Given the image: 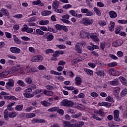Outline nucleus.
<instances>
[{
  "mask_svg": "<svg viewBox=\"0 0 127 127\" xmlns=\"http://www.w3.org/2000/svg\"><path fill=\"white\" fill-rule=\"evenodd\" d=\"M94 20L92 19H89L88 17L82 18L81 20L79 21V23L80 24H83L85 26H89V25H91L93 24Z\"/></svg>",
  "mask_w": 127,
  "mask_h": 127,
  "instance_id": "1",
  "label": "nucleus"
},
{
  "mask_svg": "<svg viewBox=\"0 0 127 127\" xmlns=\"http://www.w3.org/2000/svg\"><path fill=\"white\" fill-rule=\"evenodd\" d=\"M61 106L64 107H73L74 105V102L72 100H69L68 99H64L61 102Z\"/></svg>",
  "mask_w": 127,
  "mask_h": 127,
  "instance_id": "2",
  "label": "nucleus"
},
{
  "mask_svg": "<svg viewBox=\"0 0 127 127\" xmlns=\"http://www.w3.org/2000/svg\"><path fill=\"white\" fill-rule=\"evenodd\" d=\"M1 95L4 96V99H5L6 100H12L13 101L15 100L16 101H17V98H16L15 96L13 95H9V93H6L4 91H2L1 92Z\"/></svg>",
  "mask_w": 127,
  "mask_h": 127,
  "instance_id": "3",
  "label": "nucleus"
},
{
  "mask_svg": "<svg viewBox=\"0 0 127 127\" xmlns=\"http://www.w3.org/2000/svg\"><path fill=\"white\" fill-rule=\"evenodd\" d=\"M7 90H11L12 88L14 87V80L12 79H9L5 86Z\"/></svg>",
  "mask_w": 127,
  "mask_h": 127,
  "instance_id": "4",
  "label": "nucleus"
},
{
  "mask_svg": "<svg viewBox=\"0 0 127 127\" xmlns=\"http://www.w3.org/2000/svg\"><path fill=\"white\" fill-rule=\"evenodd\" d=\"M80 11L82 12V13H86V16H93V15H94V13L91 11H89V9L86 8H82Z\"/></svg>",
  "mask_w": 127,
  "mask_h": 127,
  "instance_id": "5",
  "label": "nucleus"
},
{
  "mask_svg": "<svg viewBox=\"0 0 127 127\" xmlns=\"http://www.w3.org/2000/svg\"><path fill=\"white\" fill-rule=\"evenodd\" d=\"M114 121L115 122H121V119H120V111L119 110H115L113 112Z\"/></svg>",
  "mask_w": 127,
  "mask_h": 127,
  "instance_id": "6",
  "label": "nucleus"
},
{
  "mask_svg": "<svg viewBox=\"0 0 127 127\" xmlns=\"http://www.w3.org/2000/svg\"><path fill=\"white\" fill-rule=\"evenodd\" d=\"M81 46L84 45L83 43H77L76 45H75V51L79 53V54H81L83 53V49L81 48Z\"/></svg>",
  "mask_w": 127,
  "mask_h": 127,
  "instance_id": "7",
  "label": "nucleus"
},
{
  "mask_svg": "<svg viewBox=\"0 0 127 127\" xmlns=\"http://www.w3.org/2000/svg\"><path fill=\"white\" fill-rule=\"evenodd\" d=\"M43 60V57L41 55H37L33 57L31 59L32 62H41Z\"/></svg>",
  "mask_w": 127,
  "mask_h": 127,
  "instance_id": "8",
  "label": "nucleus"
},
{
  "mask_svg": "<svg viewBox=\"0 0 127 127\" xmlns=\"http://www.w3.org/2000/svg\"><path fill=\"white\" fill-rule=\"evenodd\" d=\"M108 73L109 75H112L113 76H120V72L114 68H110L108 69Z\"/></svg>",
  "mask_w": 127,
  "mask_h": 127,
  "instance_id": "9",
  "label": "nucleus"
},
{
  "mask_svg": "<svg viewBox=\"0 0 127 127\" xmlns=\"http://www.w3.org/2000/svg\"><path fill=\"white\" fill-rule=\"evenodd\" d=\"M16 69L15 68H12L10 69L7 71L3 72L2 74V77H4L5 76H7L8 74H14V73L15 72Z\"/></svg>",
  "mask_w": 127,
  "mask_h": 127,
  "instance_id": "10",
  "label": "nucleus"
},
{
  "mask_svg": "<svg viewBox=\"0 0 127 127\" xmlns=\"http://www.w3.org/2000/svg\"><path fill=\"white\" fill-rule=\"evenodd\" d=\"M99 107H105L106 108H111L112 104L109 102H102L98 103Z\"/></svg>",
  "mask_w": 127,
  "mask_h": 127,
  "instance_id": "11",
  "label": "nucleus"
},
{
  "mask_svg": "<svg viewBox=\"0 0 127 127\" xmlns=\"http://www.w3.org/2000/svg\"><path fill=\"white\" fill-rule=\"evenodd\" d=\"M124 43V41L122 39H119L112 43V46L114 47H118L121 46Z\"/></svg>",
  "mask_w": 127,
  "mask_h": 127,
  "instance_id": "12",
  "label": "nucleus"
},
{
  "mask_svg": "<svg viewBox=\"0 0 127 127\" xmlns=\"http://www.w3.org/2000/svg\"><path fill=\"white\" fill-rule=\"evenodd\" d=\"M10 50L12 53H14L15 54H19L21 52L20 49L17 47H11Z\"/></svg>",
  "mask_w": 127,
  "mask_h": 127,
  "instance_id": "13",
  "label": "nucleus"
},
{
  "mask_svg": "<svg viewBox=\"0 0 127 127\" xmlns=\"http://www.w3.org/2000/svg\"><path fill=\"white\" fill-rule=\"evenodd\" d=\"M25 73H32L37 72V70L35 68H30L29 66H26V69L24 70Z\"/></svg>",
  "mask_w": 127,
  "mask_h": 127,
  "instance_id": "14",
  "label": "nucleus"
},
{
  "mask_svg": "<svg viewBox=\"0 0 127 127\" xmlns=\"http://www.w3.org/2000/svg\"><path fill=\"white\" fill-rule=\"evenodd\" d=\"M60 4V2L57 0H55L53 2L52 7L54 9H57L59 7V5Z\"/></svg>",
  "mask_w": 127,
  "mask_h": 127,
  "instance_id": "15",
  "label": "nucleus"
},
{
  "mask_svg": "<svg viewBox=\"0 0 127 127\" xmlns=\"http://www.w3.org/2000/svg\"><path fill=\"white\" fill-rule=\"evenodd\" d=\"M89 35V33L86 32L84 31H81L80 32V37L81 38H86V37H88Z\"/></svg>",
  "mask_w": 127,
  "mask_h": 127,
  "instance_id": "16",
  "label": "nucleus"
},
{
  "mask_svg": "<svg viewBox=\"0 0 127 127\" xmlns=\"http://www.w3.org/2000/svg\"><path fill=\"white\" fill-rule=\"evenodd\" d=\"M120 91H121L120 87H115L113 89V95H114V96H118L120 93Z\"/></svg>",
  "mask_w": 127,
  "mask_h": 127,
  "instance_id": "17",
  "label": "nucleus"
},
{
  "mask_svg": "<svg viewBox=\"0 0 127 127\" xmlns=\"http://www.w3.org/2000/svg\"><path fill=\"white\" fill-rule=\"evenodd\" d=\"M109 16L111 18H116L118 15L115 11H110L109 12Z\"/></svg>",
  "mask_w": 127,
  "mask_h": 127,
  "instance_id": "18",
  "label": "nucleus"
},
{
  "mask_svg": "<svg viewBox=\"0 0 127 127\" xmlns=\"http://www.w3.org/2000/svg\"><path fill=\"white\" fill-rule=\"evenodd\" d=\"M84 71L86 73V74H87V75H89V76H93V74H94L93 70L89 68H84Z\"/></svg>",
  "mask_w": 127,
  "mask_h": 127,
  "instance_id": "19",
  "label": "nucleus"
},
{
  "mask_svg": "<svg viewBox=\"0 0 127 127\" xmlns=\"http://www.w3.org/2000/svg\"><path fill=\"white\" fill-rule=\"evenodd\" d=\"M75 84L76 86H79V85H81V83H82V79L80 77H75Z\"/></svg>",
  "mask_w": 127,
  "mask_h": 127,
  "instance_id": "20",
  "label": "nucleus"
},
{
  "mask_svg": "<svg viewBox=\"0 0 127 127\" xmlns=\"http://www.w3.org/2000/svg\"><path fill=\"white\" fill-rule=\"evenodd\" d=\"M33 123H38L39 124H45L46 120L44 119H34Z\"/></svg>",
  "mask_w": 127,
  "mask_h": 127,
  "instance_id": "21",
  "label": "nucleus"
},
{
  "mask_svg": "<svg viewBox=\"0 0 127 127\" xmlns=\"http://www.w3.org/2000/svg\"><path fill=\"white\" fill-rule=\"evenodd\" d=\"M119 79L121 83H122L123 85H125V86H127V81L125 77L123 76H120L119 77Z\"/></svg>",
  "mask_w": 127,
  "mask_h": 127,
  "instance_id": "22",
  "label": "nucleus"
},
{
  "mask_svg": "<svg viewBox=\"0 0 127 127\" xmlns=\"http://www.w3.org/2000/svg\"><path fill=\"white\" fill-rule=\"evenodd\" d=\"M110 84L112 86H117L119 85V80L118 79H114L113 81H110Z\"/></svg>",
  "mask_w": 127,
  "mask_h": 127,
  "instance_id": "23",
  "label": "nucleus"
},
{
  "mask_svg": "<svg viewBox=\"0 0 127 127\" xmlns=\"http://www.w3.org/2000/svg\"><path fill=\"white\" fill-rule=\"evenodd\" d=\"M51 13H52L51 11L46 10V11H43V12H42L41 14L43 16H47V15H50V14H51Z\"/></svg>",
  "mask_w": 127,
  "mask_h": 127,
  "instance_id": "24",
  "label": "nucleus"
},
{
  "mask_svg": "<svg viewBox=\"0 0 127 127\" xmlns=\"http://www.w3.org/2000/svg\"><path fill=\"white\" fill-rule=\"evenodd\" d=\"M48 23H49V21L47 20H42L39 22V24H40V25H47Z\"/></svg>",
  "mask_w": 127,
  "mask_h": 127,
  "instance_id": "25",
  "label": "nucleus"
},
{
  "mask_svg": "<svg viewBox=\"0 0 127 127\" xmlns=\"http://www.w3.org/2000/svg\"><path fill=\"white\" fill-rule=\"evenodd\" d=\"M14 104H15V102L11 103L8 104L7 106V110H8V111H13L12 106H14Z\"/></svg>",
  "mask_w": 127,
  "mask_h": 127,
  "instance_id": "26",
  "label": "nucleus"
},
{
  "mask_svg": "<svg viewBox=\"0 0 127 127\" xmlns=\"http://www.w3.org/2000/svg\"><path fill=\"white\" fill-rule=\"evenodd\" d=\"M23 95L25 98H33L34 97L33 94L29 93L28 92H24Z\"/></svg>",
  "mask_w": 127,
  "mask_h": 127,
  "instance_id": "27",
  "label": "nucleus"
},
{
  "mask_svg": "<svg viewBox=\"0 0 127 127\" xmlns=\"http://www.w3.org/2000/svg\"><path fill=\"white\" fill-rule=\"evenodd\" d=\"M90 37L95 42H99V41H100V40L98 38V36H97L96 35H91L90 36Z\"/></svg>",
  "mask_w": 127,
  "mask_h": 127,
  "instance_id": "28",
  "label": "nucleus"
},
{
  "mask_svg": "<svg viewBox=\"0 0 127 127\" xmlns=\"http://www.w3.org/2000/svg\"><path fill=\"white\" fill-rule=\"evenodd\" d=\"M16 116H17V113L15 112H10L8 114V117L9 118H15Z\"/></svg>",
  "mask_w": 127,
  "mask_h": 127,
  "instance_id": "29",
  "label": "nucleus"
},
{
  "mask_svg": "<svg viewBox=\"0 0 127 127\" xmlns=\"http://www.w3.org/2000/svg\"><path fill=\"white\" fill-rule=\"evenodd\" d=\"M115 22L111 21L110 26L109 27V30H110V31H113L114 29H115Z\"/></svg>",
  "mask_w": 127,
  "mask_h": 127,
  "instance_id": "30",
  "label": "nucleus"
},
{
  "mask_svg": "<svg viewBox=\"0 0 127 127\" xmlns=\"http://www.w3.org/2000/svg\"><path fill=\"white\" fill-rule=\"evenodd\" d=\"M13 38L15 43H16V44H20V43H21V41L16 37L15 35H13Z\"/></svg>",
  "mask_w": 127,
  "mask_h": 127,
  "instance_id": "31",
  "label": "nucleus"
},
{
  "mask_svg": "<svg viewBox=\"0 0 127 127\" xmlns=\"http://www.w3.org/2000/svg\"><path fill=\"white\" fill-rule=\"evenodd\" d=\"M96 73L97 75H98V76H100V77H102V76H105L106 75V73H105L104 70H98Z\"/></svg>",
  "mask_w": 127,
  "mask_h": 127,
  "instance_id": "32",
  "label": "nucleus"
},
{
  "mask_svg": "<svg viewBox=\"0 0 127 127\" xmlns=\"http://www.w3.org/2000/svg\"><path fill=\"white\" fill-rule=\"evenodd\" d=\"M22 109H23V105H16L15 107V110L17 111H22Z\"/></svg>",
  "mask_w": 127,
  "mask_h": 127,
  "instance_id": "33",
  "label": "nucleus"
},
{
  "mask_svg": "<svg viewBox=\"0 0 127 127\" xmlns=\"http://www.w3.org/2000/svg\"><path fill=\"white\" fill-rule=\"evenodd\" d=\"M43 93L46 96H53V92L50 91L44 90Z\"/></svg>",
  "mask_w": 127,
  "mask_h": 127,
  "instance_id": "34",
  "label": "nucleus"
},
{
  "mask_svg": "<svg viewBox=\"0 0 127 127\" xmlns=\"http://www.w3.org/2000/svg\"><path fill=\"white\" fill-rule=\"evenodd\" d=\"M0 11L3 15H8L9 14L7 10L5 8L1 9Z\"/></svg>",
  "mask_w": 127,
  "mask_h": 127,
  "instance_id": "35",
  "label": "nucleus"
},
{
  "mask_svg": "<svg viewBox=\"0 0 127 127\" xmlns=\"http://www.w3.org/2000/svg\"><path fill=\"white\" fill-rule=\"evenodd\" d=\"M37 20V18H36V17H32L30 18H28L27 19V22H33V21H36Z\"/></svg>",
  "mask_w": 127,
  "mask_h": 127,
  "instance_id": "36",
  "label": "nucleus"
},
{
  "mask_svg": "<svg viewBox=\"0 0 127 127\" xmlns=\"http://www.w3.org/2000/svg\"><path fill=\"white\" fill-rule=\"evenodd\" d=\"M35 34H39V35H44V32L42 31L41 29H37L36 30V33H35Z\"/></svg>",
  "mask_w": 127,
  "mask_h": 127,
  "instance_id": "37",
  "label": "nucleus"
},
{
  "mask_svg": "<svg viewBox=\"0 0 127 127\" xmlns=\"http://www.w3.org/2000/svg\"><path fill=\"white\" fill-rule=\"evenodd\" d=\"M93 9L94 11L95 12L97 15H98V16H100V15H101V11L100 10V9H99V8L94 7Z\"/></svg>",
  "mask_w": 127,
  "mask_h": 127,
  "instance_id": "38",
  "label": "nucleus"
},
{
  "mask_svg": "<svg viewBox=\"0 0 127 127\" xmlns=\"http://www.w3.org/2000/svg\"><path fill=\"white\" fill-rule=\"evenodd\" d=\"M32 4L34 5H38V4H41V5H43V3H41V0H37L36 1H33Z\"/></svg>",
  "mask_w": 127,
  "mask_h": 127,
  "instance_id": "39",
  "label": "nucleus"
},
{
  "mask_svg": "<svg viewBox=\"0 0 127 127\" xmlns=\"http://www.w3.org/2000/svg\"><path fill=\"white\" fill-rule=\"evenodd\" d=\"M4 118L5 119L6 121H7V119H8V111L7 110H5L3 112Z\"/></svg>",
  "mask_w": 127,
  "mask_h": 127,
  "instance_id": "40",
  "label": "nucleus"
},
{
  "mask_svg": "<svg viewBox=\"0 0 127 127\" xmlns=\"http://www.w3.org/2000/svg\"><path fill=\"white\" fill-rule=\"evenodd\" d=\"M53 39H54V36H53V35L50 34V35L47 36V41H52V40H53Z\"/></svg>",
  "mask_w": 127,
  "mask_h": 127,
  "instance_id": "41",
  "label": "nucleus"
},
{
  "mask_svg": "<svg viewBox=\"0 0 127 127\" xmlns=\"http://www.w3.org/2000/svg\"><path fill=\"white\" fill-rule=\"evenodd\" d=\"M50 73L53 74V75H57L58 76H60L62 75V73L61 72H59L53 70L50 71Z\"/></svg>",
  "mask_w": 127,
  "mask_h": 127,
  "instance_id": "42",
  "label": "nucleus"
},
{
  "mask_svg": "<svg viewBox=\"0 0 127 127\" xmlns=\"http://www.w3.org/2000/svg\"><path fill=\"white\" fill-rule=\"evenodd\" d=\"M63 127H71V126H70V122H67V121H63Z\"/></svg>",
  "mask_w": 127,
  "mask_h": 127,
  "instance_id": "43",
  "label": "nucleus"
},
{
  "mask_svg": "<svg viewBox=\"0 0 127 127\" xmlns=\"http://www.w3.org/2000/svg\"><path fill=\"white\" fill-rule=\"evenodd\" d=\"M117 65H118V63L116 62L110 63L107 64V65L109 67H110V68H112V67H115V66H117Z\"/></svg>",
  "mask_w": 127,
  "mask_h": 127,
  "instance_id": "44",
  "label": "nucleus"
},
{
  "mask_svg": "<svg viewBox=\"0 0 127 127\" xmlns=\"http://www.w3.org/2000/svg\"><path fill=\"white\" fill-rule=\"evenodd\" d=\"M17 84L19 86H21V87H25V83L22 80H19L17 81Z\"/></svg>",
  "mask_w": 127,
  "mask_h": 127,
  "instance_id": "45",
  "label": "nucleus"
},
{
  "mask_svg": "<svg viewBox=\"0 0 127 127\" xmlns=\"http://www.w3.org/2000/svg\"><path fill=\"white\" fill-rule=\"evenodd\" d=\"M26 118L28 119H31V118H34L35 117V114L34 113H28L26 115Z\"/></svg>",
  "mask_w": 127,
  "mask_h": 127,
  "instance_id": "46",
  "label": "nucleus"
},
{
  "mask_svg": "<svg viewBox=\"0 0 127 127\" xmlns=\"http://www.w3.org/2000/svg\"><path fill=\"white\" fill-rule=\"evenodd\" d=\"M41 104L45 107H49V106H50V103H49V102H47V101H42Z\"/></svg>",
  "mask_w": 127,
  "mask_h": 127,
  "instance_id": "47",
  "label": "nucleus"
},
{
  "mask_svg": "<svg viewBox=\"0 0 127 127\" xmlns=\"http://www.w3.org/2000/svg\"><path fill=\"white\" fill-rule=\"evenodd\" d=\"M69 13L72 15V16L77 17V13L74 10H71L69 11Z\"/></svg>",
  "mask_w": 127,
  "mask_h": 127,
  "instance_id": "48",
  "label": "nucleus"
},
{
  "mask_svg": "<svg viewBox=\"0 0 127 127\" xmlns=\"http://www.w3.org/2000/svg\"><path fill=\"white\" fill-rule=\"evenodd\" d=\"M81 116H82V113H79L78 114L72 115V119H77V118L81 117Z\"/></svg>",
  "mask_w": 127,
  "mask_h": 127,
  "instance_id": "49",
  "label": "nucleus"
},
{
  "mask_svg": "<svg viewBox=\"0 0 127 127\" xmlns=\"http://www.w3.org/2000/svg\"><path fill=\"white\" fill-rule=\"evenodd\" d=\"M46 54H49L50 53H54V51L52 49H48L45 51Z\"/></svg>",
  "mask_w": 127,
  "mask_h": 127,
  "instance_id": "50",
  "label": "nucleus"
},
{
  "mask_svg": "<svg viewBox=\"0 0 127 127\" xmlns=\"http://www.w3.org/2000/svg\"><path fill=\"white\" fill-rule=\"evenodd\" d=\"M84 125V122L78 121V122L76 123V127H82Z\"/></svg>",
  "mask_w": 127,
  "mask_h": 127,
  "instance_id": "51",
  "label": "nucleus"
},
{
  "mask_svg": "<svg viewBox=\"0 0 127 127\" xmlns=\"http://www.w3.org/2000/svg\"><path fill=\"white\" fill-rule=\"evenodd\" d=\"M127 94V89H124L121 93V97H125L126 95Z\"/></svg>",
  "mask_w": 127,
  "mask_h": 127,
  "instance_id": "52",
  "label": "nucleus"
},
{
  "mask_svg": "<svg viewBox=\"0 0 127 127\" xmlns=\"http://www.w3.org/2000/svg\"><path fill=\"white\" fill-rule=\"evenodd\" d=\"M42 91H43V90L37 89L33 92V95H37V94H40V93H41Z\"/></svg>",
  "mask_w": 127,
  "mask_h": 127,
  "instance_id": "53",
  "label": "nucleus"
},
{
  "mask_svg": "<svg viewBox=\"0 0 127 127\" xmlns=\"http://www.w3.org/2000/svg\"><path fill=\"white\" fill-rule=\"evenodd\" d=\"M58 107H53L52 108L49 109L48 110V112H56V111H58Z\"/></svg>",
  "mask_w": 127,
  "mask_h": 127,
  "instance_id": "54",
  "label": "nucleus"
},
{
  "mask_svg": "<svg viewBox=\"0 0 127 127\" xmlns=\"http://www.w3.org/2000/svg\"><path fill=\"white\" fill-rule=\"evenodd\" d=\"M28 50L29 51L31 52V53H35V52H36V50L34 48L32 47H29Z\"/></svg>",
  "mask_w": 127,
  "mask_h": 127,
  "instance_id": "55",
  "label": "nucleus"
},
{
  "mask_svg": "<svg viewBox=\"0 0 127 127\" xmlns=\"http://www.w3.org/2000/svg\"><path fill=\"white\" fill-rule=\"evenodd\" d=\"M6 57L8 58H9V59H14V60L16 59V57H15V56H13L12 55L8 54V55H6Z\"/></svg>",
  "mask_w": 127,
  "mask_h": 127,
  "instance_id": "56",
  "label": "nucleus"
},
{
  "mask_svg": "<svg viewBox=\"0 0 127 127\" xmlns=\"http://www.w3.org/2000/svg\"><path fill=\"white\" fill-rule=\"evenodd\" d=\"M25 82H27V84H31L32 83V79L30 77H27L25 79Z\"/></svg>",
  "mask_w": 127,
  "mask_h": 127,
  "instance_id": "57",
  "label": "nucleus"
},
{
  "mask_svg": "<svg viewBox=\"0 0 127 127\" xmlns=\"http://www.w3.org/2000/svg\"><path fill=\"white\" fill-rule=\"evenodd\" d=\"M99 24L100 25V26H105V25H107V22H106L105 21L102 20L99 21Z\"/></svg>",
  "mask_w": 127,
  "mask_h": 127,
  "instance_id": "58",
  "label": "nucleus"
},
{
  "mask_svg": "<svg viewBox=\"0 0 127 127\" xmlns=\"http://www.w3.org/2000/svg\"><path fill=\"white\" fill-rule=\"evenodd\" d=\"M57 47L59 48L60 49H65L66 47L63 44L61 45H57Z\"/></svg>",
  "mask_w": 127,
  "mask_h": 127,
  "instance_id": "59",
  "label": "nucleus"
},
{
  "mask_svg": "<svg viewBox=\"0 0 127 127\" xmlns=\"http://www.w3.org/2000/svg\"><path fill=\"white\" fill-rule=\"evenodd\" d=\"M88 65L89 66V67H91L93 69L96 67V64L93 63H88Z\"/></svg>",
  "mask_w": 127,
  "mask_h": 127,
  "instance_id": "60",
  "label": "nucleus"
},
{
  "mask_svg": "<svg viewBox=\"0 0 127 127\" xmlns=\"http://www.w3.org/2000/svg\"><path fill=\"white\" fill-rule=\"evenodd\" d=\"M67 75L69 76V77H71V78H73L75 75H74V73L72 71H68L67 72Z\"/></svg>",
  "mask_w": 127,
  "mask_h": 127,
  "instance_id": "61",
  "label": "nucleus"
},
{
  "mask_svg": "<svg viewBox=\"0 0 127 127\" xmlns=\"http://www.w3.org/2000/svg\"><path fill=\"white\" fill-rule=\"evenodd\" d=\"M119 23H121L122 24H127V20H118Z\"/></svg>",
  "mask_w": 127,
  "mask_h": 127,
  "instance_id": "62",
  "label": "nucleus"
},
{
  "mask_svg": "<svg viewBox=\"0 0 127 127\" xmlns=\"http://www.w3.org/2000/svg\"><path fill=\"white\" fill-rule=\"evenodd\" d=\"M72 6V5L70 4H67L63 5V8H65L66 9H68V8H71V7Z\"/></svg>",
  "mask_w": 127,
  "mask_h": 127,
  "instance_id": "63",
  "label": "nucleus"
},
{
  "mask_svg": "<svg viewBox=\"0 0 127 127\" xmlns=\"http://www.w3.org/2000/svg\"><path fill=\"white\" fill-rule=\"evenodd\" d=\"M55 27H56V29H57V30H62V25H61L57 24V25H56Z\"/></svg>",
  "mask_w": 127,
  "mask_h": 127,
  "instance_id": "64",
  "label": "nucleus"
}]
</instances>
